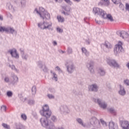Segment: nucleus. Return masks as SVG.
I'll return each mask as SVG.
<instances>
[{"label":"nucleus","instance_id":"nucleus-25","mask_svg":"<svg viewBox=\"0 0 129 129\" xmlns=\"http://www.w3.org/2000/svg\"><path fill=\"white\" fill-rule=\"evenodd\" d=\"M102 1L106 3V6H109V4H110V3L109 2V0H102Z\"/></svg>","mask_w":129,"mask_h":129},{"label":"nucleus","instance_id":"nucleus-41","mask_svg":"<svg viewBox=\"0 0 129 129\" xmlns=\"http://www.w3.org/2000/svg\"><path fill=\"white\" fill-rule=\"evenodd\" d=\"M114 111V110L113 109H112V108H110V109H109L110 112H113Z\"/></svg>","mask_w":129,"mask_h":129},{"label":"nucleus","instance_id":"nucleus-1","mask_svg":"<svg viewBox=\"0 0 129 129\" xmlns=\"http://www.w3.org/2000/svg\"><path fill=\"white\" fill-rule=\"evenodd\" d=\"M40 114L43 116H44L41 118L40 122L43 126H47L49 125L48 123L47 118H49L52 114V112L49 109V106L45 105L43 107L42 109L40 111Z\"/></svg>","mask_w":129,"mask_h":129},{"label":"nucleus","instance_id":"nucleus-47","mask_svg":"<svg viewBox=\"0 0 129 129\" xmlns=\"http://www.w3.org/2000/svg\"><path fill=\"white\" fill-rule=\"evenodd\" d=\"M13 68H14V69H15V68H16V67H15V66H12V69H13Z\"/></svg>","mask_w":129,"mask_h":129},{"label":"nucleus","instance_id":"nucleus-42","mask_svg":"<svg viewBox=\"0 0 129 129\" xmlns=\"http://www.w3.org/2000/svg\"><path fill=\"white\" fill-rule=\"evenodd\" d=\"M53 44L54 46L57 45V42L56 41H53Z\"/></svg>","mask_w":129,"mask_h":129},{"label":"nucleus","instance_id":"nucleus-44","mask_svg":"<svg viewBox=\"0 0 129 129\" xmlns=\"http://www.w3.org/2000/svg\"><path fill=\"white\" fill-rule=\"evenodd\" d=\"M74 2H77V3H79L80 2V0H74Z\"/></svg>","mask_w":129,"mask_h":129},{"label":"nucleus","instance_id":"nucleus-33","mask_svg":"<svg viewBox=\"0 0 129 129\" xmlns=\"http://www.w3.org/2000/svg\"><path fill=\"white\" fill-rule=\"evenodd\" d=\"M125 10H126V11H128L129 12V5H128V4H126V5H125Z\"/></svg>","mask_w":129,"mask_h":129},{"label":"nucleus","instance_id":"nucleus-5","mask_svg":"<svg viewBox=\"0 0 129 129\" xmlns=\"http://www.w3.org/2000/svg\"><path fill=\"white\" fill-rule=\"evenodd\" d=\"M38 26L39 28H41V29H42V30H45V29H49L50 27H52V22H43V24L38 23Z\"/></svg>","mask_w":129,"mask_h":129},{"label":"nucleus","instance_id":"nucleus-27","mask_svg":"<svg viewBox=\"0 0 129 129\" xmlns=\"http://www.w3.org/2000/svg\"><path fill=\"white\" fill-rule=\"evenodd\" d=\"M6 109H7V107H6L5 106H2L1 107V110L2 111H6Z\"/></svg>","mask_w":129,"mask_h":129},{"label":"nucleus","instance_id":"nucleus-9","mask_svg":"<svg viewBox=\"0 0 129 129\" xmlns=\"http://www.w3.org/2000/svg\"><path fill=\"white\" fill-rule=\"evenodd\" d=\"M121 126L123 129H129V122L128 121H122L121 122Z\"/></svg>","mask_w":129,"mask_h":129},{"label":"nucleus","instance_id":"nucleus-16","mask_svg":"<svg viewBox=\"0 0 129 129\" xmlns=\"http://www.w3.org/2000/svg\"><path fill=\"white\" fill-rule=\"evenodd\" d=\"M114 123L113 122H110L109 124V129H115Z\"/></svg>","mask_w":129,"mask_h":129},{"label":"nucleus","instance_id":"nucleus-13","mask_svg":"<svg viewBox=\"0 0 129 129\" xmlns=\"http://www.w3.org/2000/svg\"><path fill=\"white\" fill-rule=\"evenodd\" d=\"M105 17H105L104 19H107V20L110 21V22H113L114 21V19H113V17H112V16H111V15L110 14H106Z\"/></svg>","mask_w":129,"mask_h":129},{"label":"nucleus","instance_id":"nucleus-40","mask_svg":"<svg viewBox=\"0 0 129 129\" xmlns=\"http://www.w3.org/2000/svg\"><path fill=\"white\" fill-rule=\"evenodd\" d=\"M56 3H62V0H54Z\"/></svg>","mask_w":129,"mask_h":129},{"label":"nucleus","instance_id":"nucleus-4","mask_svg":"<svg viewBox=\"0 0 129 129\" xmlns=\"http://www.w3.org/2000/svg\"><path fill=\"white\" fill-rule=\"evenodd\" d=\"M123 43L121 41H118V43L116 44L115 48L114 49V52L115 54H118V53H120L123 51V48H122V45Z\"/></svg>","mask_w":129,"mask_h":129},{"label":"nucleus","instance_id":"nucleus-20","mask_svg":"<svg viewBox=\"0 0 129 129\" xmlns=\"http://www.w3.org/2000/svg\"><path fill=\"white\" fill-rule=\"evenodd\" d=\"M99 73L100 74L101 76H103V75H105V72H104V71L102 69H100L99 70Z\"/></svg>","mask_w":129,"mask_h":129},{"label":"nucleus","instance_id":"nucleus-45","mask_svg":"<svg viewBox=\"0 0 129 129\" xmlns=\"http://www.w3.org/2000/svg\"><path fill=\"white\" fill-rule=\"evenodd\" d=\"M3 17L2 16H0V20H1V21H3Z\"/></svg>","mask_w":129,"mask_h":129},{"label":"nucleus","instance_id":"nucleus-8","mask_svg":"<svg viewBox=\"0 0 129 129\" xmlns=\"http://www.w3.org/2000/svg\"><path fill=\"white\" fill-rule=\"evenodd\" d=\"M108 63L110 66H113V67H116V68L119 67L118 63L114 60H108Z\"/></svg>","mask_w":129,"mask_h":129},{"label":"nucleus","instance_id":"nucleus-31","mask_svg":"<svg viewBox=\"0 0 129 129\" xmlns=\"http://www.w3.org/2000/svg\"><path fill=\"white\" fill-rule=\"evenodd\" d=\"M112 1L113 3H114V4H118V3L120 2V0H112Z\"/></svg>","mask_w":129,"mask_h":129},{"label":"nucleus","instance_id":"nucleus-35","mask_svg":"<svg viewBox=\"0 0 129 129\" xmlns=\"http://www.w3.org/2000/svg\"><path fill=\"white\" fill-rule=\"evenodd\" d=\"M64 1L67 4H72V3L71 2V1H70V0H64Z\"/></svg>","mask_w":129,"mask_h":129},{"label":"nucleus","instance_id":"nucleus-11","mask_svg":"<svg viewBox=\"0 0 129 129\" xmlns=\"http://www.w3.org/2000/svg\"><path fill=\"white\" fill-rule=\"evenodd\" d=\"M95 102H96V101L97 102V103H98L99 105L100 106V107H101L102 108H106V104L104 103H101V102L100 101V100H98V99H95Z\"/></svg>","mask_w":129,"mask_h":129},{"label":"nucleus","instance_id":"nucleus-28","mask_svg":"<svg viewBox=\"0 0 129 129\" xmlns=\"http://www.w3.org/2000/svg\"><path fill=\"white\" fill-rule=\"evenodd\" d=\"M7 95L9 97H11L13 95V93L11 91L7 92Z\"/></svg>","mask_w":129,"mask_h":129},{"label":"nucleus","instance_id":"nucleus-18","mask_svg":"<svg viewBox=\"0 0 129 129\" xmlns=\"http://www.w3.org/2000/svg\"><path fill=\"white\" fill-rule=\"evenodd\" d=\"M73 68H74L73 65H71L67 67L68 71H69L70 73L72 72V71H73Z\"/></svg>","mask_w":129,"mask_h":129},{"label":"nucleus","instance_id":"nucleus-19","mask_svg":"<svg viewBox=\"0 0 129 129\" xmlns=\"http://www.w3.org/2000/svg\"><path fill=\"white\" fill-rule=\"evenodd\" d=\"M92 64V66H91ZM92 65H93V63H91V64H88L87 66V67L89 68V70H90L91 72H94V71L93 70V69H92Z\"/></svg>","mask_w":129,"mask_h":129},{"label":"nucleus","instance_id":"nucleus-21","mask_svg":"<svg viewBox=\"0 0 129 129\" xmlns=\"http://www.w3.org/2000/svg\"><path fill=\"white\" fill-rule=\"evenodd\" d=\"M36 91H37V90L36 89V87L35 86L33 87L32 89V94H36Z\"/></svg>","mask_w":129,"mask_h":129},{"label":"nucleus","instance_id":"nucleus-12","mask_svg":"<svg viewBox=\"0 0 129 129\" xmlns=\"http://www.w3.org/2000/svg\"><path fill=\"white\" fill-rule=\"evenodd\" d=\"M90 91H97V86L93 85L89 87Z\"/></svg>","mask_w":129,"mask_h":129},{"label":"nucleus","instance_id":"nucleus-48","mask_svg":"<svg viewBox=\"0 0 129 129\" xmlns=\"http://www.w3.org/2000/svg\"><path fill=\"white\" fill-rule=\"evenodd\" d=\"M57 129H64V128H63V127H59V128H58Z\"/></svg>","mask_w":129,"mask_h":129},{"label":"nucleus","instance_id":"nucleus-3","mask_svg":"<svg viewBox=\"0 0 129 129\" xmlns=\"http://www.w3.org/2000/svg\"><path fill=\"white\" fill-rule=\"evenodd\" d=\"M93 12L94 14H95V15H98L103 19H105L107 15L106 12H105L104 10L101 9H99L98 8H93Z\"/></svg>","mask_w":129,"mask_h":129},{"label":"nucleus","instance_id":"nucleus-38","mask_svg":"<svg viewBox=\"0 0 129 129\" xmlns=\"http://www.w3.org/2000/svg\"><path fill=\"white\" fill-rule=\"evenodd\" d=\"M5 82H9V81H10V79H9V78H6L5 79Z\"/></svg>","mask_w":129,"mask_h":129},{"label":"nucleus","instance_id":"nucleus-24","mask_svg":"<svg viewBox=\"0 0 129 129\" xmlns=\"http://www.w3.org/2000/svg\"><path fill=\"white\" fill-rule=\"evenodd\" d=\"M3 126H4V127H5V128H7V129H10V126H9L8 124H5V123H3L2 124Z\"/></svg>","mask_w":129,"mask_h":129},{"label":"nucleus","instance_id":"nucleus-2","mask_svg":"<svg viewBox=\"0 0 129 129\" xmlns=\"http://www.w3.org/2000/svg\"><path fill=\"white\" fill-rule=\"evenodd\" d=\"M35 12H36L37 14H39L40 18L43 19V20H50L51 19L50 14L45 11L43 7H39V9L38 8L35 9Z\"/></svg>","mask_w":129,"mask_h":129},{"label":"nucleus","instance_id":"nucleus-39","mask_svg":"<svg viewBox=\"0 0 129 129\" xmlns=\"http://www.w3.org/2000/svg\"><path fill=\"white\" fill-rule=\"evenodd\" d=\"M100 121L102 124H106V123H105V122H104V121L102 120V119L100 120Z\"/></svg>","mask_w":129,"mask_h":129},{"label":"nucleus","instance_id":"nucleus-43","mask_svg":"<svg viewBox=\"0 0 129 129\" xmlns=\"http://www.w3.org/2000/svg\"><path fill=\"white\" fill-rule=\"evenodd\" d=\"M56 70H60V68L59 67H56Z\"/></svg>","mask_w":129,"mask_h":129},{"label":"nucleus","instance_id":"nucleus-37","mask_svg":"<svg viewBox=\"0 0 129 129\" xmlns=\"http://www.w3.org/2000/svg\"><path fill=\"white\" fill-rule=\"evenodd\" d=\"M51 119L53 121H55V120H56V117L55 116H52L51 117Z\"/></svg>","mask_w":129,"mask_h":129},{"label":"nucleus","instance_id":"nucleus-32","mask_svg":"<svg viewBox=\"0 0 129 129\" xmlns=\"http://www.w3.org/2000/svg\"><path fill=\"white\" fill-rule=\"evenodd\" d=\"M124 83L126 84V85H129V80H126L124 81Z\"/></svg>","mask_w":129,"mask_h":129},{"label":"nucleus","instance_id":"nucleus-36","mask_svg":"<svg viewBox=\"0 0 129 129\" xmlns=\"http://www.w3.org/2000/svg\"><path fill=\"white\" fill-rule=\"evenodd\" d=\"M48 97H49L50 99H52V98H54V96L52 95H47Z\"/></svg>","mask_w":129,"mask_h":129},{"label":"nucleus","instance_id":"nucleus-17","mask_svg":"<svg viewBox=\"0 0 129 129\" xmlns=\"http://www.w3.org/2000/svg\"><path fill=\"white\" fill-rule=\"evenodd\" d=\"M105 46L108 49H111V48L112 47V46L111 45V44L110 43H109V42H105Z\"/></svg>","mask_w":129,"mask_h":129},{"label":"nucleus","instance_id":"nucleus-49","mask_svg":"<svg viewBox=\"0 0 129 129\" xmlns=\"http://www.w3.org/2000/svg\"><path fill=\"white\" fill-rule=\"evenodd\" d=\"M29 104H31V103L29 102Z\"/></svg>","mask_w":129,"mask_h":129},{"label":"nucleus","instance_id":"nucleus-23","mask_svg":"<svg viewBox=\"0 0 129 129\" xmlns=\"http://www.w3.org/2000/svg\"><path fill=\"white\" fill-rule=\"evenodd\" d=\"M82 51L83 53H84L85 54H86L87 55L88 54L87 50H86V48H84V47L82 48Z\"/></svg>","mask_w":129,"mask_h":129},{"label":"nucleus","instance_id":"nucleus-7","mask_svg":"<svg viewBox=\"0 0 129 129\" xmlns=\"http://www.w3.org/2000/svg\"><path fill=\"white\" fill-rule=\"evenodd\" d=\"M90 123L92 125H94V126H95V125H97V124H99V121L96 118V117H93L90 120Z\"/></svg>","mask_w":129,"mask_h":129},{"label":"nucleus","instance_id":"nucleus-29","mask_svg":"<svg viewBox=\"0 0 129 129\" xmlns=\"http://www.w3.org/2000/svg\"><path fill=\"white\" fill-rule=\"evenodd\" d=\"M56 30L59 33H62V32H63V30L59 27L56 28Z\"/></svg>","mask_w":129,"mask_h":129},{"label":"nucleus","instance_id":"nucleus-46","mask_svg":"<svg viewBox=\"0 0 129 129\" xmlns=\"http://www.w3.org/2000/svg\"><path fill=\"white\" fill-rule=\"evenodd\" d=\"M62 14H63V15H66V14L65 13V12H62Z\"/></svg>","mask_w":129,"mask_h":129},{"label":"nucleus","instance_id":"nucleus-30","mask_svg":"<svg viewBox=\"0 0 129 129\" xmlns=\"http://www.w3.org/2000/svg\"><path fill=\"white\" fill-rule=\"evenodd\" d=\"M53 75L55 81H57L58 80V79H57V75H56L55 73H53Z\"/></svg>","mask_w":129,"mask_h":129},{"label":"nucleus","instance_id":"nucleus-22","mask_svg":"<svg viewBox=\"0 0 129 129\" xmlns=\"http://www.w3.org/2000/svg\"><path fill=\"white\" fill-rule=\"evenodd\" d=\"M77 121H78L79 123H80V124L82 125L83 126H85V125L83 124V122H82V119L79 118L77 119Z\"/></svg>","mask_w":129,"mask_h":129},{"label":"nucleus","instance_id":"nucleus-10","mask_svg":"<svg viewBox=\"0 0 129 129\" xmlns=\"http://www.w3.org/2000/svg\"><path fill=\"white\" fill-rule=\"evenodd\" d=\"M9 53L12 55V57L15 58H19V54L17 53V50L13 49L9 51Z\"/></svg>","mask_w":129,"mask_h":129},{"label":"nucleus","instance_id":"nucleus-26","mask_svg":"<svg viewBox=\"0 0 129 129\" xmlns=\"http://www.w3.org/2000/svg\"><path fill=\"white\" fill-rule=\"evenodd\" d=\"M21 117L22 118H23V119H24V120H26V119H27V116L26 115V114H23L21 115Z\"/></svg>","mask_w":129,"mask_h":129},{"label":"nucleus","instance_id":"nucleus-14","mask_svg":"<svg viewBox=\"0 0 129 129\" xmlns=\"http://www.w3.org/2000/svg\"><path fill=\"white\" fill-rule=\"evenodd\" d=\"M57 19L59 23H64V22L65 21V19L64 18V17H61L60 15L57 16Z\"/></svg>","mask_w":129,"mask_h":129},{"label":"nucleus","instance_id":"nucleus-34","mask_svg":"<svg viewBox=\"0 0 129 129\" xmlns=\"http://www.w3.org/2000/svg\"><path fill=\"white\" fill-rule=\"evenodd\" d=\"M14 79L15 82H16L18 81V80H19V79L17 78V76H14Z\"/></svg>","mask_w":129,"mask_h":129},{"label":"nucleus","instance_id":"nucleus-15","mask_svg":"<svg viewBox=\"0 0 129 129\" xmlns=\"http://www.w3.org/2000/svg\"><path fill=\"white\" fill-rule=\"evenodd\" d=\"M120 90L119 91V93L120 94V95H125V91L124 90V89L121 88V86H120Z\"/></svg>","mask_w":129,"mask_h":129},{"label":"nucleus","instance_id":"nucleus-6","mask_svg":"<svg viewBox=\"0 0 129 129\" xmlns=\"http://www.w3.org/2000/svg\"><path fill=\"white\" fill-rule=\"evenodd\" d=\"M0 32H10V33H13L15 32V30L11 27L5 28L0 27Z\"/></svg>","mask_w":129,"mask_h":129}]
</instances>
